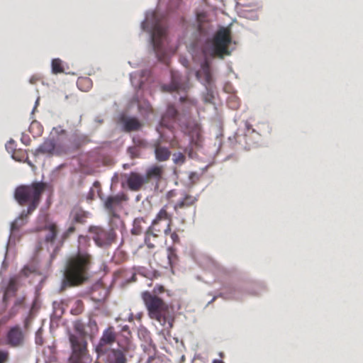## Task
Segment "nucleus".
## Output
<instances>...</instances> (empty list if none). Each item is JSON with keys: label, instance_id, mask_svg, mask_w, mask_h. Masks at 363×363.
Returning a JSON list of instances; mask_svg holds the SVG:
<instances>
[{"label": "nucleus", "instance_id": "nucleus-16", "mask_svg": "<svg viewBox=\"0 0 363 363\" xmlns=\"http://www.w3.org/2000/svg\"><path fill=\"white\" fill-rule=\"evenodd\" d=\"M130 82L135 89H142L146 82H151L152 73L148 69H143L140 73L130 74Z\"/></svg>", "mask_w": 363, "mask_h": 363}, {"label": "nucleus", "instance_id": "nucleus-33", "mask_svg": "<svg viewBox=\"0 0 363 363\" xmlns=\"http://www.w3.org/2000/svg\"><path fill=\"white\" fill-rule=\"evenodd\" d=\"M133 143L137 147H145L147 145L146 140L141 138L140 135H134L132 138Z\"/></svg>", "mask_w": 363, "mask_h": 363}, {"label": "nucleus", "instance_id": "nucleus-11", "mask_svg": "<svg viewBox=\"0 0 363 363\" xmlns=\"http://www.w3.org/2000/svg\"><path fill=\"white\" fill-rule=\"evenodd\" d=\"M126 352L125 347L118 345V348L104 350L97 354L105 363H127Z\"/></svg>", "mask_w": 363, "mask_h": 363}, {"label": "nucleus", "instance_id": "nucleus-37", "mask_svg": "<svg viewBox=\"0 0 363 363\" xmlns=\"http://www.w3.org/2000/svg\"><path fill=\"white\" fill-rule=\"evenodd\" d=\"M245 125L246 129V133L245 135L246 137H247L252 133H255L259 138L261 136V134L259 132H257L255 129L252 128V125L249 122L246 121Z\"/></svg>", "mask_w": 363, "mask_h": 363}, {"label": "nucleus", "instance_id": "nucleus-2", "mask_svg": "<svg viewBox=\"0 0 363 363\" xmlns=\"http://www.w3.org/2000/svg\"><path fill=\"white\" fill-rule=\"evenodd\" d=\"M182 0H169L166 13L148 10L140 23L141 30L148 35L149 51L157 60L166 62L176 52L168 33L167 16L181 11Z\"/></svg>", "mask_w": 363, "mask_h": 363}, {"label": "nucleus", "instance_id": "nucleus-10", "mask_svg": "<svg viewBox=\"0 0 363 363\" xmlns=\"http://www.w3.org/2000/svg\"><path fill=\"white\" fill-rule=\"evenodd\" d=\"M160 87L163 92H185L188 88V81L179 72L171 70L170 82L167 84H162Z\"/></svg>", "mask_w": 363, "mask_h": 363}, {"label": "nucleus", "instance_id": "nucleus-9", "mask_svg": "<svg viewBox=\"0 0 363 363\" xmlns=\"http://www.w3.org/2000/svg\"><path fill=\"white\" fill-rule=\"evenodd\" d=\"M27 213H26V211L23 210L20 216L17 217L13 222H11L10 225V235L9 236L6 246L4 259L1 266L2 268L7 267L6 259L9 255V248H11L13 245H15L16 241L19 239V236L17 233L18 230L27 223Z\"/></svg>", "mask_w": 363, "mask_h": 363}, {"label": "nucleus", "instance_id": "nucleus-6", "mask_svg": "<svg viewBox=\"0 0 363 363\" xmlns=\"http://www.w3.org/2000/svg\"><path fill=\"white\" fill-rule=\"evenodd\" d=\"M227 295L220 293L218 296L232 298L236 300L241 299L245 295L259 296L266 289V285L263 281H254L250 284H228L224 286Z\"/></svg>", "mask_w": 363, "mask_h": 363}, {"label": "nucleus", "instance_id": "nucleus-50", "mask_svg": "<svg viewBox=\"0 0 363 363\" xmlns=\"http://www.w3.org/2000/svg\"><path fill=\"white\" fill-rule=\"evenodd\" d=\"M179 100L182 104L186 103V102H188L191 104H193V101L189 100L188 99L187 96H186V95L180 96L179 98Z\"/></svg>", "mask_w": 363, "mask_h": 363}, {"label": "nucleus", "instance_id": "nucleus-36", "mask_svg": "<svg viewBox=\"0 0 363 363\" xmlns=\"http://www.w3.org/2000/svg\"><path fill=\"white\" fill-rule=\"evenodd\" d=\"M167 212L164 209H161L157 215L156 218L153 220L152 225H155L159 220H162V219L165 220H167Z\"/></svg>", "mask_w": 363, "mask_h": 363}, {"label": "nucleus", "instance_id": "nucleus-49", "mask_svg": "<svg viewBox=\"0 0 363 363\" xmlns=\"http://www.w3.org/2000/svg\"><path fill=\"white\" fill-rule=\"evenodd\" d=\"M186 152L187 153L189 157L191 159H195L197 156V154L193 150L192 148L186 149Z\"/></svg>", "mask_w": 363, "mask_h": 363}, {"label": "nucleus", "instance_id": "nucleus-34", "mask_svg": "<svg viewBox=\"0 0 363 363\" xmlns=\"http://www.w3.org/2000/svg\"><path fill=\"white\" fill-rule=\"evenodd\" d=\"M185 160H186L185 155L180 152H174L172 155V160H173L174 163L176 164H179V165L182 164L183 163H184Z\"/></svg>", "mask_w": 363, "mask_h": 363}, {"label": "nucleus", "instance_id": "nucleus-45", "mask_svg": "<svg viewBox=\"0 0 363 363\" xmlns=\"http://www.w3.org/2000/svg\"><path fill=\"white\" fill-rule=\"evenodd\" d=\"M14 140L13 139H10L8 143L5 145V147L8 152H13L14 150L13 147Z\"/></svg>", "mask_w": 363, "mask_h": 363}, {"label": "nucleus", "instance_id": "nucleus-35", "mask_svg": "<svg viewBox=\"0 0 363 363\" xmlns=\"http://www.w3.org/2000/svg\"><path fill=\"white\" fill-rule=\"evenodd\" d=\"M68 153L67 148L61 145H55V150L53 151V155L61 156Z\"/></svg>", "mask_w": 363, "mask_h": 363}, {"label": "nucleus", "instance_id": "nucleus-30", "mask_svg": "<svg viewBox=\"0 0 363 363\" xmlns=\"http://www.w3.org/2000/svg\"><path fill=\"white\" fill-rule=\"evenodd\" d=\"M84 311V304L82 301L77 300L74 301L70 312L72 315H78Z\"/></svg>", "mask_w": 363, "mask_h": 363}, {"label": "nucleus", "instance_id": "nucleus-4", "mask_svg": "<svg viewBox=\"0 0 363 363\" xmlns=\"http://www.w3.org/2000/svg\"><path fill=\"white\" fill-rule=\"evenodd\" d=\"M91 256L80 251L69 258L61 270L62 280L60 291L85 282L89 277V269Z\"/></svg>", "mask_w": 363, "mask_h": 363}, {"label": "nucleus", "instance_id": "nucleus-46", "mask_svg": "<svg viewBox=\"0 0 363 363\" xmlns=\"http://www.w3.org/2000/svg\"><path fill=\"white\" fill-rule=\"evenodd\" d=\"M200 175L196 172H190L189 175V179L191 183H195L197 180L199 179Z\"/></svg>", "mask_w": 363, "mask_h": 363}, {"label": "nucleus", "instance_id": "nucleus-59", "mask_svg": "<svg viewBox=\"0 0 363 363\" xmlns=\"http://www.w3.org/2000/svg\"><path fill=\"white\" fill-rule=\"evenodd\" d=\"M164 234H166V235H167L168 233H170V232H171V228H170V227H169V224L167 225V228H166V229H164Z\"/></svg>", "mask_w": 363, "mask_h": 363}, {"label": "nucleus", "instance_id": "nucleus-47", "mask_svg": "<svg viewBox=\"0 0 363 363\" xmlns=\"http://www.w3.org/2000/svg\"><path fill=\"white\" fill-rule=\"evenodd\" d=\"M21 140L26 145H28L30 142V138L29 135H28L25 133H22Z\"/></svg>", "mask_w": 363, "mask_h": 363}, {"label": "nucleus", "instance_id": "nucleus-60", "mask_svg": "<svg viewBox=\"0 0 363 363\" xmlns=\"http://www.w3.org/2000/svg\"><path fill=\"white\" fill-rule=\"evenodd\" d=\"M38 103H39V98H38V99H36L35 103L34 108H33V111H32V113H34V111H35V110L36 107H37V106H38Z\"/></svg>", "mask_w": 363, "mask_h": 363}, {"label": "nucleus", "instance_id": "nucleus-25", "mask_svg": "<svg viewBox=\"0 0 363 363\" xmlns=\"http://www.w3.org/2000/svg\"><path fill=\"white\" fill-rule=\"evenodd\" d=\"M138 108L140 114L144 118H147L152 111L150 103L145 101H139L138 103Z\"/></svg>", "mask_w": 363, "mask_h": 363}, {"label": "nucleus", "instance_id": "nucleus-55", "mask_svg": "<svg viewBox=\"0 0 363 363\" xmlns=\"http://www.w3.org/2000/svg\"><path fill=\"white\" fill-rule=\"evenodd\" d=\"M180 62L185 67L189 66V60L185 57L180 58Z\"/></svg>", "mask_w": 363, "mask_h": 363}, {"label": "nucleus", "instance_id": "nucleus-64", "mask_svg": "<svg viewBox=\"0 0 363 363\" xmlns=\"http://www.w3.org/2000/svg\"><path fill=\"white\" fill-rule=\"evenodd\" d=\"M128 330V325H125V326L123 327V331H126Z\"/></svg>", "mask_w": 363, "mask_h": 363}, {"label": "nucleus", "instance_id": "nucleus-41", "mask_svg": "<svg viewBox=\"0 0 363 363\" xmlns=\"http://www.w3.org/2000/svg\"><path fill=\"white\" fill-rule=\"evenodd\" d=\"M33 319V315L32 312H30L28 315L25 318V320L23 321V327L26 330H28Z\"/></svg>", "mask_w": 363, "mask_h": 363}, {"label": "nucleus", "instance_id": "nucleus-8", "mask_svg": "<svg viewBox=\"0 0 363 363\" xmlns=\"http://www.w3.org/2000/svg\"><path fill=\"white\" fill-rule=\"evenodd\" d=\"M89 232L95 244L100 247L110 246L116 238V233L113 228L105 229L100 226L91 225Z\"/></svg>", "mask_w": 363, "mask_h": 363}, {"label": "nucleus", "instance_id": "nucleus-52", "mask_svg": "<svg viewBox=\"0 0 363 363\" xmlns=\"http://www.w3.org/2000/svg\"><path fill=\"white\" fill-rule=\"evenodd\" d=\"M94 191L93 190L92 188H91L89 193L87 194L86 199L91 201L94 199Z\"/></svg>", "mask_w": 363, "mask_h": 363}, {"label": "nucleus", "instance_id": "nucleus-1", "mask_svg": "<svg viewBox=\"0 0 363 363\" xmlns=\"http://www.w3.org/2000/svg\"><path fill=\"white\" fill-rule=\"evenodd\" d=\"M180 23L189 40V52L194 60L200 62L195 76L205 87L203 100L212 103L215 86L212 62L214 59L223 60L230 56L236 49V41L233 39L229 27L219 26L216 30L203 13H197L192 23L181 17Z\"/></svg>", "mask_w": 363, "mask_h": 363}, {"label": "nucleus", "instance_id": "nucleus-24", "mask_svg": "<svg viewBox=\"0 0 363 363\" xmlns=\"http://www.w3.org/2000/svg\"><path fill=\"white\" fill-rule=\"evenodd\" d=\"M51 72L53 74L63 73L65 72L63 62L60 58H54L51 61Z\"/></svg>", "mask_w": 363, "mask_h": 363}, {"label": "nucleus", "instance_id": "nucleus-28", "mask_svg": "<svg viewBox=\"0 0 363 363\" xmlns=\"http://www.w3.org/2000/svg\"><path fill=\"white\" fill-rule=\"evenodd\" d=\"M162 175V169L157 166H153L150 167L147 170V173L145 176H147V180L149 178L159 179Z\"/></svg>", "mask_w": 363, "mask_h": 363}, {"label": "nucleus", "instance_id": "nucleus-38", "mask_svg": "<svg viewBox=\"0 0 363 363\" xmlns=\"http://www.w3.org/2000/svg\"><path fill=\"white\" fill-rule=\"evenodd\" d=\"M127 152L131 158L138 157L140 155V151L138 150V147H137L135 145L128 147L127 149Z\"/></svg>", "mask_w": 363, "mask_h": 363}, {"label": "nucleus", "instance_id": "nucleus-43", "mask_svg": "<svg viewBox=\"0 0 363 363\" xmlns=\"http://www.w3.org/2000/svg\"><path fill=\"white\" fill-rule=\"evenodd\" d=\"M60 307V304L57 303V302H53V308H54V311H53V313L51 315V319H52V318L54 316H56L57 318H60V316L62 315V310H61V313L60 315H57V308Z\"/></svg>", "mask_w": 363, "mask_h": 363}, {"label": "nucleus", "instance_id": "nucleus-18", "mask_svg": "<svg viewBox=\"0 0 363 363\" xmlns=\"http://www.w3.org/2000/svg\"><path fill=\"white\" fill-rule=\"evenodd\" d=\"M178 116L179 111L175 106L172 104H169L165 113L161 117L160 121V125L170 128Z\"/></svg>", "mask_w": 363, "mask_h": 363}, {"label": "nucleus", "instance_id": "nucleus-39", "mask_svg": "<svg viewBox=\"0 0 363 363\" xmlns=\"http://www.w3.org/2000/svg\"><path fill=\"white\" fill-rule=\"evenodd\" d=\"M43 329L42 328H39L38 330L35 332V342L38 345H42L43 343Z\"/></svg>", "mask_w": 363, "mask_h": 363}, {"label": "nucleus", "instance_id": "nucleus-20", "mask_svg": "<svg viewBox=\"0 0 363 363\" xmlns=\"http://www.w3.org/2000/svg\"><path fill=\"white\" fill-rule=\"evenodd\" d=\"M55 143L56 141L53 138H46L35 150L34 155L35 156L39 155H48L49 156L53 155Z\"/></svg>", "mask_w": 363, "mask_h": 363}, {"label": "nucleus", "instance_id": "nucleus-29", "mask_svg": "<svg viewBox=\"0 0 363 363\" xmlns=\"http://www.w3.org/2000/svg\"><path fill=\"white\" fill-rule=\"evenodd\" d=\"M142 218H135L133 223V228L131 229V234L134 235H138L142 233L141 223L143 222Z\"/></svg>", "mask_w": 363, "mask_h": 363}, {"label": "nucleus", "instance_id": "nucleus-51", "mask_svg": "<svg viewBox=\"0 0 363 363\" xmlns=\"http://www.w3.org/2000/svg\"><path fill=\"white\" fill-rule=\"evenodd\" d=\"M111 218H119V215L116 213L115 208L112 209V211H106Z\"/></svg>", "mask_w": 363, "mask_h": 363}, {"label": "nucleus", "instance_id": "nucleus-5", "mask_svg": "<svg viewBox=\"0 0 363 363\" xmlns=\"http://www.w3.org/2000/svg\"><path fill=\"white\" fill-rule=\"evenodd\" d=\"M45 186L46 184L40 181L34 182L28 186L21 185L16 188L14 198L17 202L21 205L29 202L27 209L25 210L27 216L37 208Z\"/></svg>", "mask_w": 363, "mask_h": 363}, {"label": "nucleus", "instance_id": "nucleus-14", "mask_svg": "<svg viewBox=\"0 0 363 363\" xmlns=\"http://www.w3.org/2000/svg\"><path fill=\"white\" fill-rule=\"evenodd\" d=\"M7 343L13 347H21L24 344V334L19 325L11 327L6 334Z\"/></svg>", "mask_w": 363, "mask_h": 363}, {"label": "nucleus", "instance_id": "nucleus-63", "mask_svg": "<svg viewBox=\"0 0 363 363\" xmlns=\"http://www.w3.org/2000/svg\"><path fill=\"white\" fill-rule=\"evenodd\" d=\"M216 298H217L216 296H213V298L210 301L208 302L207 306L211 304L213 301H214Z\"/></svg>", "mask_w": 363, "mask_h": 363}, {"label": "nucleus", "instance_id": "nucleus-19", "mask_svg": "<svg viewBox=\"0 0 363 363\" xmlns=\"http://www.w3.org/2000/svg\"><path fill=\"white\" fill-rule=\"evenodd\" d=\"M116 340V335L114 332L110 328L106 329L101 337L100 338L98 344L96 345V352L98 354L99 352H101L104 350H108L110 347H106L107 345L112 344Z\"/></svg>", "mask_w": 363, "mask_h": 363}, {"label": "nucleus", "instance_id": "nucleus-32", "mask_svg": "<svg viewBox=\"0 0 363 363\" xmlns=\"http://www.w3.org/2000/svg\"><path fill=\"white\" fill-rule=\"evenodd\" d=\"M86 329L88 330V335L91 336L98 331V326L96 320L89 318L86 325H85Z\"/></svg>", "mask_w": 363, "mask_h": 363}, {"label": "nucleus", "instance_id": "nucleus-13", "mask_svg": "<svg viewBox=\"0 0 363 363\" xmlns=\"http://www.w3.org/2000/svg\"><path fill=\"white\" fill-rule=\"evenodd\" d=\"M130 191H136L141 189L145 183H147V176L131 172L129 174H124L122 176Z\"/></svg>", "mask_w": 363, "mask_h": 363}, {"label": "nucleus", "instance_id": "nucleus-3", "mask_svg": "<svg viewBox=\"0 0 363 363\" xmlns=\"http://www.w3.org/2000/svg\"><path fill=\"white\" fill-rule=\"evenodd\" d=\"M164 291V287L162 285H157L152 293L145 291L141 296L149 317L169 332L173 328L175 315L173 307L158 296Z\"/></svg>", "mask_w": 363, "mask_h": 363}, {"label": "nucleus", "instance_id": "nucleus-27", "mask_svg": "<svg viewBox=\"0 0 363 363\" xmlns=\"http://www.w3.org/2000/svg\"><path fill=\"white\" fill-rule=\"evenodd\" d=\"M197 201L196 197H193L190 195H186L182 199H181L178 203L175 205V208H184L186 206H189L192 205Z\"/></svg>", "mask_w": 363, "mask_h": 363}, {"label": "nucleus", "instance_id": "nucleus-62", "mask_svg": "<svg viewBox=\"0 0 363 363\" xmlns=\"http://www.w3.org/2000/svg\"><path fill=\"white\" fill-rule=\"evenodd\" d=\"M212 363H224V362L220 359H214Z\"/></svg>", "mask_w": 363, "mask_h": 363}, {"label": "nucleus", "instance_id": "nucleus-7", "mask_svg": "<svg viewBox=\"0 0 363 363\" xmlns=\"http://www.w3.org/2000/svg\"><path fill=\"white\" fill-rule=\"evenodd\" d=\"M74 329L77 335L72 333L69 335L72 357L75 359L86 358L87 345L86 337L89 332L81 320H76L74 323Z\"/></svg>", "mask_w": 363, "mask_h": 363}, {"label": "nucleus", "instance_id": "nucleus-61", "mask_svg": "<svg viewBox=\"0 0 363 363\" xmlns=\"http://www.w3.org/2000/svg\"><path fill=\"white\" fill-rule=\"evenodd\" d=\"M37 79L35 77H31L29 79V82L30 84H35V82H36Z\"/></svg>", "mask_w": 363, "mask_h": 363}, {"label": "nucleus", "instance_id": "nucleus-54", "mask_svg": "<svg viewBox=\"0 0 363 363\" xmlns=\"http://www.w3.org/2000/svg\"><path fill=\"white\" fill-rule=\"evenodd\" d=\"M258 146V141L255 142L254 143V145H251L250 143H249L247 141L246 142V145L245 146V149L246 150H250L251 147H257Z\"/></svg>", "mask_w": 363, "mask_h": 363}, {"label": "nucleus", "instance_id": "nucleus-17", "mask_svg": "<svg viewBox=\"0 0 363 363\" xmlns=\"http://www.w3.org/2000/svg\"><path fill=\"white\" fill-rule=\"evenodd\" d=\"M99 198L103 201L104 207L106 211H112V209L115 208V206L120 205L122 201L128 199L127 196L123 193L108 196L106 197L99 194Z\"/></svg>", "mask_w": 363, "mask_h": 363}, {"label": "nucleus", "instance_id": "nucleus-31", "mask_svg": "<svg viewBox=\"0 0 363 363\" xmlns=\"http://www.w3.org/2000/svg\"><path fill=\"white\" fill-rule=\"evenodd\" d=\"M167 259L169 266L172 267L175 264L177 260L176 250L172 247H169L167 248Z\"/></svg>", "mask_w": 363, "mask_h": 363}, {"label": "nucleus", "instance_id": "nucleus-53", "mask_svg": "<svg viewBox=\"0 0 363 363\" xmlns=\"http://www.w3.org/2000/svg\"><path fill=\"white\" fill-rule=\"evenodd\" d=\"M171 238H172L173 242H174V243L178 242L179 240V235L175 232H174L171 234Z\"/></svg>", "mask_w": 363, "mask_h": 363}, {"label": "nucleus", "instance_id": "nucleus-12", "mask_svg": "<svg viewBox=\"0 0 363 363\" xmlns=\"http://www.w3.org/2000/svg\"><path fill=\"white\" fill-rule=\"evenodd\" d=\"M16 291V281L13 278L10 279L6 284H0V314L6 310L9 299L14 297Z\"/></svg>", "mask_w": 363, "mask_h": 363}, {"label": "nucleus", "instance_id": "nucleus-23", "mask_svg": "<svg viewBox=\"0 0 363 363\" xmlns=\"http://www.w3.org/2000/svg\"><path fill=\"white\" fill-rule=\"evenodd\" d=\"M89 213L82 208H77L72 211V221L77 223H84L86 221Z\"/></svg>", "mask_w": 363, "mask_h": 363}, {"label": "nucleus", "instance_id": "nucleus-40", "mask_svg": "<svg viewBox=\"0 0 363 363\" xmlns=\"http://www.w3.org/2000/svg\"><path fill=\"white\" fill-rule=\"evenodd\" d=\"M150 235H152L153 236H156V234L153 233L152 232L150 233V229H149L147 232H146V235H145V243L146 244L147 247L149 248V249H152L155 247V245L150 242Z\"/></svg>", "mask_w": 363, "mask_h": 363}, {"label": "nucleus", "instance_id": "nucleus-56", "mask_svg": "<svg viewBox=\"0 0 363 363\" xmlns=\"http://www.w3.org/2000/svg\"><path fill=\"white\" fill-rule=\"evenodd\" d=\"M84 357H79V359H75L72 357V354L70 357V360L72 361L71 363H82V359Z\"/></svg>", "mask_w": 363, "mask_h": 363}, {"label": "nucleus", "instance_id": "nucleus-42", "mask_svg": "<svg viewBox=\"0 0 363 363\" xmlns=\"http://www.w3.org/2000/svg\"><path fill=\"white\" fill-rule=\"evenodd\" d=\"M74 230H75L74 226H73V225L69 226L68 228V229L62 233V238H61L62 241H63L64 240L67 238L71 233H73L74 232Z\"/></svg>", "mask_w": 363, "mask_h": 363}, {"label": "nucleus", "instance_id": "nucleus-26", "mask_svg": "<svg viewBox=\"0 0 363 363\" xmlns=\"http://www.w3.org/2000/svg\"><path fill=\"white\" fill-rule=\"evenodd\" d=\"M23 298H16L15 301H14V303H13V307L11 308L10 312H9V316H4L2 318V322L3 323H5L7 321V320H9V318H11L12 316H13L17 311L18 310V308L21 307V306L23 304Z\"/></svg>", "mask_w": 363, "mask_h": 363}, {"label": "nucleus", "instance_id": "nucleus-21", "mask_svg": "<svg viewBox=\"0 0 363 363\" xmlns=\"http://www.w3.org/2000/svg\"><path fill=\"white\" fill-rule=\"evenodd\" d=\"M43 228L47 230L45 235V242L52 245L58 234L57 225L55 223L47 221Z\"/></svg>", "mask_w": 363, "mask_h": 363}, {"label": "nucleus", "instance_id": "nucleus-48", "mask_svg": "<svg viewBox=\"0 0 363 363\" xmlns=\"http://www.w3.org/2000/svg\"><path fill=\"white\" fill-rule=\"evenodd\" d=\"M52 132H55L57 135H62L65 134L66 133L65 130L62 129L61 126L54 127L52 128L51 134L52 133Z\"/></svg>", "mask_w": 363, "mask_h": 363}, {"label": "nucleus", "instance_id": "nucleus-22", "mask_svg": "<svg viewBox=\"0 0 363 363\" xmlns=\"http://www.w3.org/2000/svg\"><path fill=\"white\" fill-rule=\"evenodd\" d=\"M155 158L159 162H164L169 159L171 152L168 147L157 145L155 147Z\"/></svg>", "mask_w": 363, "mask_h": 363}, {"label": "nucleus", "instance_id": "nucleus-58", "mask_svg": "<svg viewBox=\"0 0 363 363\" xmlns=\"http://www.w3.org/2000/svg\"><path fill=\"white\" fill-rule=\"evenodd\" d=\"M94 121L98 123H102L104 120L100 116H96Z\"/></svg>", "mask_w": 363, "mask_h": 363}, {"label": "nucleus", "instance_id": "nucleus-57", "mask_svg": "<svg viewBox=\"0 0 363 363\" xmlns=\"http://www.w3.org/2000/svg\"><path fill=\"white\" fill-rule=\"evenodd\" d=\"M93 186L98 188V192H99V194H101V189H100V183L99 181H95L93 184Z\"/></svg>", "mask_w": 363, "mask_h": 363}, {"label": "nucleus", "instance_id": "nucleus-44", "mask_svg": "<svg viewBox=\"0 0 363 363\" xmlns=\"http://www.w3.org/2000/svg\"><path fill=\"white\" fill-rule=\"evenodd\" d=\"M9 359V352L4 350H0V363H5Z\"/></svg>", "mask_w": 363, "mask_h": 363}, {"label": "nucleus", "instance_id": "nucleus-15", "mask_svg": "<svg viewBox=\"0 0 363 363\" xmlns=\"http://www.w3.org/2000/svg\"><path fill=\"white\" fill-rule=\"evenodd\" d=\"M118 121L123 130L127 133L137 131L143 125V123L137 117L126 116L124 113L120 115Z\"/></svg>", "mask_w": 363, "mask_h": 363}]
</instances>
